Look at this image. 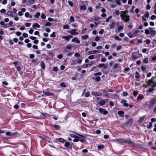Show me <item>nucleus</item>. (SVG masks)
Segmentation results:
<instances>
[{
    "mask_svg": "<svg viewBox=\"0 0 156 156\" xmlns=\"http://www.w3.org/2000/svg\"><path fill=\"white\" fill-rule=\"evenodd\" d=\"M156 103V97L152 98L148 105V107L149 109H151L153 108Z\"/></svg>",
    "mask_w": 156,
    "mask_h": 156,
    "instance_id": "f03ea898",
    "label": "nucleus"
},
{
    "mask_svg": "<svg viewBox=\"0 0 156 156\" xmlns=\"http://www.w3.org/2000/svg\"><path fill=\"white\" fill-rule=\"evenodd\" d=\"M78 75V73H76V74L75 75H74V76L72 77L71 78V80H76L77 79V78L76 77Z\"/></svg>",
    "mask_w": 156,
    "mask_h": 156,
    "instance_id": "473e14b6",
    "label": "nucleus"
},
{
    "mask_svg": "<svg viewBox=\"0 0 156 156\" xmlns=\"http://www.w3.org/2000/svg\"><path fill=\"white\" fill-rule=\"evenodd\" d=\"M146 117V116L145 115H144L141 117L138 120L139 122L141 123L145 119Z\"/></svg>",
    "mask_w": 156,
    "mask_h": 156,
    "instance_id": "393cba45",
    "label": "nucleus"
},
{
    "mask_svg": "<svg viewBox=\"0 0 156 156\" xmlns=\"http://www.w3.org/2000/svg\"><path fill=\"white\" fill-rule=\"evenodd\" d=\"M100 19V17H99L97 16H95L94 19V20L95 21H98Z\"/></svg>",
    "mask_w": 156,
    "mask_h": 156,
    "instance_id": "58836bf2",
    "label": "nucleus"
},
{
    "mask_svg": "<svg viewBox=\"0 0 156 156\" xmlns=\"http://www.w3.org/2000/svg\"><path fill=\"white\" fill-rule=\"evenodd\" d=\"M69 22H73L75 21V19L74 17L72 16H70L69 18Z\"/></svg>",
    "mask_w": 156,
    "mask_h": 156,
    "instance_id": "e433bc0d",
    "label": "nucleus"
},
{
    "mask_svg": "<svg viewBox=\"0 0 156 156\" xmlns=\"http://www.w3.org/2000/svg\"><path fill=\"white\" fill-rule=\"evenodd\" d=\"M88 37H89V36L88 35H83L81 37V38L82 39H83V40L87 39Z\"/></svg>",
    "mask_w": 156,
    "mask_h": 156,
    "instance_id": "79ce46f5",
    "label": "nucleus"
},
{
    "mask_svg": "<svg viewBox=\"0 0 156 156\" xmlns=\"http://www.w3.org/2000/svg\"><path fill=\"white\" fill-rule=\"evenodd\" d=\"M95 80L96 81L99 82L101 80V77L99 76H96L95 77Z\"/></svg>",
    "mask_w": 156,
    "mask_h": 156,
    "instance_id": "ea45409f",
    "label": "nucleus"
},
{
    "mask_svg": "<svg viewBox=\"0 0 156 156\" xmlns=\"http://www.w3.org/2000/svg\"><path fill=\"white\" fill-rule=\"evenodd\" d=\"M40 113L44 117H50L51 116L50 114L47 113H43L42 112H40Z\"/></svg>",
    "mask_w": 156,
    "mask_h": 156,
    "instance_id": "5701e85b",
    "label": "nucleus"
},
{
    "mask_svg": "<svg viewBox=\"0 0 156 156\" xmlns=\"http://www.w3.org/2000/svg\"><path fill=\"white\" fill-rule=\"evenodd\" d=\"M56 140L57 141H59L62 144L65 143L66 140L62 138H56Z\"/></svg>",
    "mask_w": 156,
    "mask_h": 156,
    "instance_id": "ddd939ff",
    "label": "nucleus"
},
{
    "mask_svg": "<svg viewBox=\"0 0 156 156\" xmlns=\"http://www.w3.org/2000/svg\"><path fill=\"white\" fill-rule=\"evenodd\" d=\"M40 15V13L39 12H37L34 15V17L36 18H38Z\"/></svg>",
    "mask_w": 156,
    "mask_h": 156,
    "instance_id": "72a5a7b5",
    "label": "nucleus"
},
{
    "mask_svg": "<svg viewBox=\"0 0 156 156\" xmlns=\"http://www.w3.org/2000/svg\"><path fill=\"white\" fill-rule=\"evenodd\" d=\"M70 132L71 133H73L80 136V139H79V141H80L81 143H83L85 144V142H87L85 140V139L86 138V137L84 136L77 133L75 131H71Z\"/></svg>",
    "mask_w": 156,
    "mask_h": 156,
    "instance_id": "f257e3e1",
    "label": "nucleus"
},
{
    "mask_svg": "<svg viewBox=\"0 0 156 156\" xmlns=\"http://www.w3.org/2000/svg\"><path fill=\"white\" fill-rule=\"evenodd\" d=\"M48 55H50V56L51 57H54V56H55V55H54L53 53L52 52V51H49V52L48 53Z\"/></svg>",
    "mask_w": 156,
    "mask_h": 156,
    "instance_id": "8fccbe9b",
    "label": "nucleus"
},
{
    "mask_svg": "<svg viewBox=\"0 0 156 156\" xmlns=\"http://www.w3.org/2000/svg\"><path fill=\"white\" fill-rule=\"evenodd\" d=\"M40 65L42 69H45V66L43 61H41Z\"/></svg>",
    "mask_w": 156,
    "mask_h": 156,
    "instance_id": "b1692460",
    "label": "nucleus"
},
{
    "mask_svg": "<svg viewBox=\"0 0 156 156\" xmlns=\"http://www.w3.org/2000/svg\"><path fill=\"white\" fill-rule=\"evenodd\" d=\"M154 79V78L153 77L151 79L148 81H146V82L147 83V84L148 86H150L151 83H153L154 82L153 81V80Z\"/></svg>",
    "mask_w": 156,
    "mask_h": 156,
    "instance_id": "aec40b11",
    "label": "nucleus"
},
{
    "mask_svg": "<svg viewBox=\"0 0 156 156\" xmlns=\"http://www.w3.org/2000/svg\"><path fill=\"white\" fill-rule=\"evenodd\" d=\"M73 47L72 45H67L65 48L64 50H65L66 52H67V51L66 50L67 49H68L69 51H70L72 49V48Z\"/></svg>",
    "mask_w": 156,
    "mask_h": 156,
    "instance_id": "412c9836",
    "label": "nucleus"
},
{
    "mask_svg": "<svg viewBox=\"0 0 156 156\" xmlns=\"http://www.w3.org/2000/svg\"><path fill=\"white\" fill-rule=\"evenodd\" d=\"M150 32V34L151 35L153 36L154 37L155 35L156 34V31L155 30H153V28L152 27H150L149 28Z\"/></svg>",
    "mask_w": 156,
    "mask_h": 156,
    "instance_id": "dca6fc26",
    "label": "nucleus"
},
{
    "mask_svg": "<svg viewBox=\"0 0 156 156\" xmlns=\"http://www.w3.org/2000/svg\"><path fill=\"white\" fill-rule=\"evenodd\" d=\"M87 6H86L84 5H81L80 7V10H85L87 9Z\"/></svg>",
    "mask_w": 156,
    "mask_h": 156,
    "instance_id": "cd10ccee",
    "label": "nucleus"
},
{
    "mask_svg": "<svg viewBox=\"0 0 156 156\" xmlns=\"http://www.w3.org/2000/svg\"><path fill=\"white\" fill-rule=\"evenodd\" d=\"M35 0H28V5H31L33 4L35 2Z\"/></svg>",
    "mask_w": 156,
    "mask_h": 156,
    "instance_id": "f704fd0d",
    "label": "nucleus"
},
{
    "mask_svg": "<svg viewBox=\"0 0 156 156\" xmlns=\"http://www.w3.org/2000/svg\"><path fill=\"white\" fill-rule=\"evenodd\" d=\"M41 17L42 19H44L46 18V16L44 14L42 13L41 15Z\"/></svg>",
    "mask_w": 156,
    "mask_h": 156,
    "instance_id": "680f3d73",
    "label": "nucleus"
},
{
    "mask_svg": "<svg viewBox=\"0 0 156 156\" xmlns=\"http://www.w3.org/2000/svg\"><path fill=\"white\" fill-rule=\"evenodd\" d=\"M33 27L35 29H36L35 27L40 28V25L37 23H34L32 25Z\"/></svg>",
    "mask_w": 156,
    "mask_h": 156,
    "instance_id": "4be33fe9",
    "label": "nucleus"
},
{
    "mask_svg": "<svg viewBox=\"0 0 156 156\" xmlns=\"http://www.w3.org/2000/svg\"><path fill=\"white\" fill-rule=\"evenodd\" d=\"M115 23L113 22L111 24L109 25V26L111 29H113L115 26Z\"/></svg>",
    "mask_w": 156,
    "mask_h": 156,
    "instance_id": "bb28decb",
    "label": "nucleus"
},
{
    "mask_svg": "<svg viewBox=\"0 0 156 156\" xmlns=\"http://www.w3.org/2000/svg\"><path fill=\"white\" fill-rule=\"evenodd\" d=\"M78 138H75L74 140H73V142H78L79 141V139H80V136H78Z\"/></svg>",
    "mask_w": 156,
    "mask_h": 156,
    "instance_id": "a19ab883",
    "label": "nucleus"
},
{
    "mask_svg": "<svg viewBox=\"0 0 156 156\" xmlns=\"http://www.w3.org/2000/svg\"><path fill=\"white\" fill-rule=\"evenodd\" d=\"M125 113L124 112L122 111H119L118 112V114L119 115L120 117H123L125 115L124 114Z\"/></svg>",
    "mask_w": 156,
    "mask_h": 156,
    "instance_id": "a211bd4d",
    "label": "nucleus"
},
{
    "mask_svg": "<svg viewBox=\"0 0 156 156\" xmlns=\"http://www.w3.org/2000/svg\"><path fill=\"white\" fill-rule=\"evenodd\" d=\"M128 35L130 38H132L135 36L133 34H132L131 32L129 33L128 34Z\"/></svg>",
    "mask_w": 156,
    "mask_h": 156,
    "instance_id": "c03bdc74",
    "label": "nucleus"
},
{
    "mask_svg": "<svg viewBox=\"0 0 156 156\" xmlns=\"http://www.w3.org/2000/svg\"><path fill=\"white\" fill-rule=\"evenodd\" d=\"M141 69L143 72H145L146 71V68L145 67L141 66Z\"/></svg>",
    "mask_w": 156,
    "mask_h": 156,
    "instance_id": "603ef678",
    "label": "nucleus"
},
{
    "mask_svg": "<svg viewBox=\"0 0 156 156\" xmlns=\"http://www.w3.org/2000/svg\"><path fill=\"white\" fill-rule=\"evenodd\" d=\"M152 123L150 122L149 123V125L147 126V128L148 129H151L152 128Z\"/></svg>",
    "mask_w": 156,
    "mask_h": 156,
    "instance_id": "49530a36",
    "label": "nucleus"
},
{
    "mask_svg": "<svg viewBox=\"0 0 156 156\" xmlns=\"http://www.w3.org/2000/svg\"><path fill=\"white\" fill-rule=\"evenodd\" d=\"M73 143L70 144L69 142L66 141L65 143L64 147H67L69 150H71L73 147Z\"/></svg>",
    "mask_w": 156,
    "mask_h": 156,
    "instance_id": "0eeeda50",
    "label": "nucleus"
},
{
    "mask_svg": "<svg viewBox=\"0 0 156 156\" xmlns=\"http://www.w3.org/2000/svg\"><path fill=\"white\" fill-rule=\"evenodd\" d=\"M116 140L117 141L122 143H126L127 142V140L124 138H118Z\"/></svg>",
    "mask_w": 156,
    "mask_h": 156,
    "instance_id": "f8f14e48",
    "label": "nucleus"
},
{
    "mask_svg": "<svg viewBox=\"0 0 156 156\" xmlns=\"http://www.w3.org/2000/svg\"><path fill=\"white\" fill-rule=\"evenodd\" d=\"M106 103V101H105L102 100L100 101L99 102V105L100 106H102L104 105Z\"/></svg>",
    "mask_w": 156,
    "mask_h": 156,
    "instance_id": "7c9ffc66",
    "label": "nucleus"
},
{
    "mask_svg": "<svg viewBox=\"0 0 156 156\" xmlns=\"http://www.w3.org/2000/svg\"><path fill=\"white\" fill-rule=\"evenodd\" d=\"M72 42H75L77 44H79L80 42V40L78 39L77 37H76L73 38L72 40Z\"/></svg>",
    "mask_w": 156,
    "mask_h": 156,
    "instance_id": "6ab92c4d",
    "label": "nucleus"
},
{
    "mask_svg": "<svg viewBox=\"0 0 156 156\" xmlns=\"http://www.w3.org/2000/svg\"><path fill=\"white\" fill-rule=\"evenodd\" d=\"M150 86L152 88L156 87V82H154L152 84H151Z\"/></svg>",
    "mask_w": 156,
    "mask_h": 156,
    "instance_id": "13d9d810",
    "label": "nucleus"
},
{
    "mask_svg": "<svg viewBox=\"0 0 156 156\" xmlns=\"http://www.w3.org/2000/svg\"><path fill=\"white\" fill-rule=\"evenodd\" d=\"M144 98V97L142 94H140L138 96L137 98V100H140L143 99Z\"/></svg>",
    "mask_w": 156,
    "mask_h": 156,
    "instance_id": "a878e982",
    "label": "nucleus"
},
{
    "mask_svg": "<svg viewBox=\"0 0 156 156\" xmlns=\"http://www.w3.org/2000/svg\"><path fill=\"white\" fill-rule=\"evenodd\" d=\"M154 89L153 88H150L148 90V92L150 93L152 92Z\"/></svg>",
    "mask_w": 156,
    "mask_h": 156,
    "instance_id": "338daca9",
    "label": "nucleus"
},
{
    "mask_svg": "<svg viewBox=\"0 0 156 156\" xmlns=\"http://www.w3.org/2000/svg\"><path fill=\"white\" fill-rule=\"evenodd\" d=\"M69 26L68 24L65 25L63 26L64 29H68L69 28Z\"/></svg>",
    "mask_w": 156,
    "mask_h": 156,
    "instance_id": "3c124183",
    "label": "nucleus"
},
{
    "mask_svg": "<svg viewBox=\"0 0 156 156\" xmlns=\"http://www.w3.org/2000/svg\"><path fill=\"white\" fill-rule=\"evenodd\" d=\"M150 32L149 29H146L145 30V33L146 34H150Z\"/></svg>",
    "mask_w": 156,
    "mask_h": 156,
    "instance_id": "09e8293b",
    "label": "nucleus"
},
{
    "mask_svg": "<svg viewBox=\"0 0 156 156\" xmlns=\"http://www.w3.org/2000/svg\"><path fill=\"white\" fill-rule=\"evenodd\" d=\"M68 3L69 5L71 7H73V4L72 2L68 1Z\"/></svg>",
    "mask_w": 156,
    "mask_h": 156,
    "instance_id": "de8ad7c7",
    "label": "nucleus"
},
{
    "mask_svg": "<svg viewBox=\"0 0 156 156\" xmlns=\"http://www.w3.org/2000/svg\"><path fill=\"white\" fill-rule=\"evenodd\" d=\"M139 93L138 91L135 90L133 92V95L135 96H136Z\"/></svg>",
    "mask_w": 156,
    "mask_h": 156,
    "instance_id": "e2e57ef3",
    "label": "nucleus"
},
{
    "mask_svg": "<svg viewBox=\"0 0 156 156\" xmlns=\"http://www.w3.org/2000/svg\"><path fill=\"white\" fill-rule=\"evenodd\" d=\"M73 36L71 35H68L67 36H63L62 37V38L65 39L67 41H69L70 39L72 38Z\"/></svg>",
    "mask_w": 156,
    "mask_h": 156,
    "instance_id": "9d476101",
    "label": "nucleus"
},
{
    "mask_svg": "<svg viewBox=\"0 0 156 156\" xmlns=\"http://www.w3.org/2000/svg\"><path fill=\"white\" fill-rule=\"evenodd\" d=\"M148 62V59L147 57L145 58L143 60V62L144 63L147 64Z\"/></svg>",
    "mask_w": 156,
    "mask_h": 156,
    "instance_id": "a18cd8bd",
    "label": "nucleus"
},
{
    "mask_svg": "<svg viewBox=\"0 0 156 156\" xmlns=\"http://www.w3.org/2000/svg\"><path fill=\"white\" fill-rule=\"evenodd\" d=\"M100 52L98 50H93L92 51H90L88 52V55H91L93 54H95V53H98Z\"/></svg>",
    "mask_w": 156,
    "mask_h": 156,
    "instance_id": "2eb2a0df",
    "label": "nucleus"
},
{
    "mask_svg": "<svg viewBox=\"0 0 156 156\" xmlns=\"http://www.w3.org/2000/svg\"><path fill=\"white\" fill-rule=\"evenodd\" d=\"M0 24L2 25H4V26L3 27V28H5L7 27V26H6L7 24H5V23L3 21H2L0 22Z\"/></svg>",
    "mask_w": 156,
    "mask_h": 156,
    "instance_id": "4c0bfd02",
    "label": "nucleus"
},
{
    "mask_svg": "<svg viewBox=\"0 0 156 156\" xmlns=\"http://www.w3.org/2000/svg\"><path fill=\"white\" fill-rule=\"evenodd\" d=\"M133 123V120L132 118H131L130 119L128 120L125 123H123V125H126V126H131Z\"/></svg>",
    "mask_w": 156,
    "mask_h": 156,
    "instance_id": "6e6552de",
    "label": "nucleus"
},
{
    "mask_svg": "<svg viewBox=\"0 0 156 156\" xmlns=\"http://www.w3.org/2000/svg\"><path fill=\"white\" fill-rule=\"evenodd\" d=\"M127 101L126 100H123L121 101V104H123V105L125 107L129 106L130 108H132L133 107V106L131 105H129V104L127 103Z\"/></svg>",
    "mask_w": 156,
    "mask_h": 156,
    "instance_id": "39448f33",
    "label": "nucleus"
},
{
    "mask_svg": "<svg viewBox=\"0 0 156 156\" xmlns=\"http://www.w3.org/2000/svg\"><path fill=\"white\" fill-rule=\"evenodd\" d=\"M12 10V11H10L7 12L5 13V15H8L9 16L13 17V16L12 14V13H16L17 12V10L16 9L14 8H13Z\"/></svg>",
    "mask_w": 156,
    "mask_h": 156,
    "instance_id": "423d86ee",
    "label": "nucleus"
},
{
    "mask_svg": "<svg viewBox=\"0 0 156 156\" xmlns=\"http://www.w3.org/2000/svg\"><path fill=\"white\" fill-rule=\"evenodd\" d=\"M120 17L121 20L126 22H128L130 20V16L129 15H126L121 14Z\"/></svg>",
    "mask_w": 156,
    "mask_h": 156,
    "instance_id": "7ed1b4c3",
    "label": "nucleus"
},
{
    "mask_svg": "<svg viewBox=\"0 0 156 156\" xmlns=\"http://www.w3.org/2000/svg\"><path fill=\"white\" fill-rule=\"evenodd\" d=\"M60 85L62 87H66V84L64 82L61 83L60 84Z\"/></svg>",
    "mask_w": 156,
    "mask_h": 156,
    "instance_id": "37998d69",
    "label": "nucleus"
},
{
    "mask_svg": "<svg viewBox=\"0 0 156 156\" xmlns=\"http://www.w3.org/2000/svg\"><path fill=\"white\" fill-rule=\"evenodd\" d=\"M90 95V93L89 91H87L85 94V96L86 97H88Z\"/></svg>",
    "mask_w": 156,
    "mask_h": 156,
    "instance_id": "bf43d9fd",
    "label": "nucleus"
},
{
    "mask_svg": "<svg viewBox=\"0 0 156 156\" xmlns=\"http://www.w3.org/2000/svg\"><path fill=\"white\" fill-rule=\"evenodd\" d=\"M51 23L49 22H47L45 24V26L46 27L47 26H49L50 27L51 26Z\"/></svg>",
    "mask_w": 156,
    "mask_h": 156,
    "instance_id": "6e6d98bb",
    "label": "nucleus"
},
{
    "mask_svg": "<svg viewBox=\"0 0 156 156\" xmlns=\"http://www.w3.org/2000/svg\"><path fill=\"white\" fill-rule=\"evenodd\" d=\"M142 52L143 53H148L147 49L146 48H144L142 50Z\"/></svg>",
    "mask_w": 156,
    "mask_h": 156,
    "instance_id": "69168bd1",
    "label": "nucleus"
},
{
    "mask_svg": "<svg viewBox=\"0 0 156 156\" xmlns=\"http://www.w3.org/2000/svg\"><path fill=\"white\" fill-rule=\"evenodd\" d=\"M76 31V29H73L69 32L71 35H75L78 34V33Z\"/></svg>",
    "mask_w": 156,
    "mask_h": 156,
    "instance_id": "f3484780",
    "label": "nucleus"
},
{
    "mask_svg": "<svg viewBox=\"0 0 156 156\" xmlns=\"http://www.w3.org/2000/svg\"><path fill=\"white\" fill-rule=\"evenodd\" d=\"M140 32V30H136L133 31V34L135 35L137 34Z\"/></svg>",
    "mask_w": 156,
    "mask_h": 156,
    "instance_id": "4d7b16f0",
    "label": "nucleus"
},
{
    "mask_svg": "<svg viewBox=\"0 0 156 156\" xmlns=\"http://www.w3.org/2000/svg\"><path fill=\"white\" fill-rule=\"evenodd\" d=\"M50 37H55L56 36L55 33V32H53L50 35Z\"/></svg>",
    "mask_w": 156,
    "mask_h": 156,
    "instance_id": "0e129e2a",
    "label": "nucleus"
},
{
    "mask_svg": "<svg viewBox=\"0 0 156 156\" xmlns=\"http://www.w3.org/2000/svg\"><path fill=\"white\" fill-rule=\"evenodd\" d=\"M99 110L100 113H102L105 115H106L108 113V111L106 110L105 109L100 108H99Z\"/></svg>",
    "mask_w": 156,
    "mask_h": 156,
    "instance_id": "1a4fd4ad",
    "label": "nucleus"
},
{
    "mask_svg": "<svg viewBox=\"0 0 156 156\" xmlns=\"http://www.w3.org/2000/svg\"><path fill=\"white\" fill-rule=\"evenodd\" d=\"M149 15V14L148 11H147L144 14V16H145L146 17L148 18Z\"/></svg>",
    "mask_w": 156,
    "mask_h": 156,
    "instance_id": "864d4df0",
    "label": "nucleus"
},
{
    "mask_svg": "<svg viewBox=\"0 0 156 156\" xmlns=\"http://www.w3.org/2000/svg\"><path fill=\"white\" fill-rule=\"evenodd\" d=\"M104 148V146L103 145H98V148L99 150H100Z\"/></svg>",
    "mask_w": 156,
    "mask_h": 156,
    "instance_id": "c9c22d12",
    "label": "nucleus"
},
{
    "mask_svg": "<svg viewBox=\"0 0 156 156\" xmlns=\"http://www.w3.org/2000/svg\"><path fill=\"white\" fill-rule=\"evenodd\" d=\"M82 58L79 59L77 58L76 60L73 59L71 62V64L72 65H76L77 64H81L82 62Z\"/></svg>",
    "mask_w": 156,
    "mask_h": 156,
    "instance_id": "20e7f679",
    "label": "nucleus"
},
{
    "mask_svg": "<svg viewBox=\"0 0 156 156\" xmlns=\"http://www.w3.org/2000/svg\"><path fill=\"white\" fill-rule=\"evenodd\" d=\"M104 29H101L99 30V33L100 34H102L104 33Z\"/></svg>",
    "mask_w": 156,
    "mask_h": 156,
    "instance_id": "774afa93",
    "label": "nucleus"
},
{
    "mask_svg": "<svg viewBox=\"0 0 156 156\" xmlns=\"http://www.w3.org/2000/svg\"><path fill=\"white\" fill-rule=\"evenodd\" d=\"M69 136H70L71 137H72V138H78V136H76V135H75L74 134H71L69 135Z\"/></svg>",
    "mask_w": 156,
    "mask_h": 156,
    "instance_id": "5fc2aeb1",
    "label": "nucleus"
},
{
    "mask_svg": "<svg viewBox=\"0 0 156 156\" xmlns=\"http://www.w3.org/2000/svg\"><path fill=\"white\" fill-rule=\"evenodd\" d=\"M136 74H137V75H136L135 76V78H140V76L139 75H140L139 74V73L138 72H136Z\"/></svg>",
    "mask_w": 156,
    "mask_h": 156,
    "instance_id": "052dcab7",
    "label": "nucleus"
},
{
    "mask_svg": "<svg viewBox=\"0 0 156 156\" xmlns=\"http://www.w3.org/2000/svg\"><path fill=\"white\" fill-rule=\"evenodd\" d=\"M91 94L94 96H100V95L99 93L97 92L92 91L91 92Z\"/></svg>",
    "mask_w": 156,
    "mask_h": 156,
    "instance_id": "c756f323",
    "label": "nucleus"
},
{
    "mask_svg": "<svg viewBox=\"0 0 156 156\" xmlns=\"http://www.w3.org/2000/svg\"><path fill=\"white\" fill-rule=\"evenodd\" d=\"M43 93L45 94L46 95L48 96H52L54 95V94L53 93H51L49 92L48 90H43Z\"/></svg>",
    "mask_w": 156,
    "mask_h": 156,
    "instance_id": "9b49d317",
    "label": "nucleus"
},
{
    "mask_svg": "<svg viewBox=\"0 0 156 156\" xmlns=\"http://www.w3.org/2000/svg\"><path fill=\"white\" fill-rule=\"evenodd\" d=\"M132 58L133 59H136L138 58L136 55L134 54V52H133L132 54Z\"/></svg>",
    "mask_w": 156,
    "mask_h": 156,
    "instance_id": "2f4dec72",
    "label": "nucleus"
},
{
    "mask_svg": "<svg viewBox=\"0 0 156 156\" xmlns=\"http://www.w3.org/2000/svg\"><path fill=\"white\" fill-rule=\"evenodd\" d=\"M97 66L100 68L103 67V69H105L107 68L108 66L107 65H105L104 63H100L98 64Z\"/></svg>",
    "mask_w": 156,
    "mask_h": 156,
    "instance_id": "4468645a",
    "label": "nucleus"
},
{
    "mask_svg": "<svg viewBox=\"0 0 156 156\" xmlns=\"http://www.w3.org/2000/svg\"><path fill=\"white\" fill-rule=\"evenodd\" d=\"M52 126L57 130H59L60 129L61 127L59 125H52Z\"/></svg>",
    "mask_w": 156,
    "mask_h": 156,
    "instance_id": "c85d7f7f",
    "label": "nucleus"
}]
</instances>
